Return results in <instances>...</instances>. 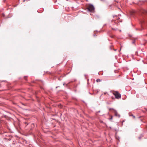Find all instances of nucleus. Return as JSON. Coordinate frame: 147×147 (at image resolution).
I'll return each mask as SVG.
<instances>
[{
    "instance_id": "obj_9",
    "label": "nucleus",
    "mask_w": 147,
    "mask_h": 147,
    "mask_svg": "<svg viewBox=\"0 0 147 147\" xmlns=\"http://www.w3.org/2000/svg\"><path fill=\"white\" fill-rule=\"evenodd\" d=\"M132 116H133V117L134 118H135V116H133V115H132Z\"/></svg>"
},
{
    "instance_id": "obj_6",
    "label": "nucleus",
    "mask_w": 147,
    "mask_h": 147,
    "mask_svg": "<svg viewBox=\"0 0 147 147\" xmlns=\"http://www.w3.org/2000/svg\"><path fill=\"white\" fill-rule=\"evenodd\" d=\"M96 81L97 82H100V79H97Z\"/></svg>"
},
{
    "instance_id": "obj_1",
    "label": "nucleus",
    "mask_w": 147,
    "mask_h": 147,
    "mask_svg": "<svg viewBox=\"0 0 147 147\" xmlns=\"http://www.w3.org/2000/svg\"><path fill=\"white\" fill-rule=\"evenodd\" d=\"M113 94L114 95L116 98L119 99L121 98V95L118 92L114 91L113 92Z\"/></svg>"
},
{
    "instance_id": "obj_2",
    "label": "nucleus",
    "mask_w": 147,
    "mask_h": 147,
    "mask_svg": "<svg viewBox=\"0 0 147 147\" xmlns=\"http://www.w3.org/2000/svg\"><path fill=\"white\" fill-rule=\"evenodd\" d=\"M88 10L90 12H93L94 9V6L92 5H89L87 7Z\"/></svg>"
},
{
    "instance_id": "obj_8",
    "label": "nucleus",
    "mask_w": 147,
    "mask_h": 147,
    "mask_svg": "<svg viewBox=\"0 0 147 147\" xmlns=\"http://www.w3.org/2000/svg\"><path fill=\"white\" fill-rule=\"evenodd\" d=\"M140 22L141 23H142L143 22H144V21L143 20H141L140 21Z\"/></svg>"
},
{
    "instance_id": "obj_3",
    "label": "nucleus",
    "mask_w": 147,
    "mask_h": 147,
    "mask_svg": "<svg viewBox=\"0 0 147 147\" xmlns=\"http://www.w3.org/2000/svg\"><path fill=\"white\" fill-rule=\"evenodd\" d=\"M109 110L114 113L115 115L116 116L119 117L120 115L117 113V111L113 109H109Z\"/></svg>"
},
{
    "instance_id": "obj_4",
    "label": "nucleus",
    "mask_w": 147,
    "mask_h": 147,
    "mask_svg": "<svg viewBox=\"0 0 147 147\" xmlns=\"http://www.w3.org/2000/svg\"><path fill=\"white\" fill-rule=\"evenodd\" d=\"M140 12L141 13L143 14L147 13V11L143 9H142L140 10Z\"/></svg>"
},
{
    "instance_id": "obj_7",
    "label": "nucleus",
    "mask_w": 147,
    "mask_h": 147,
    "mask_svg": "<svg viewBox=\"0 0 147 147\" xmlns=\"http://www.w3.org/2000/svg\"><path fill=\"white\" fill-rule=\"evenodd\" d=\"M113 119V116H111V117L110 118H109V120H112Z\"/></svg>"
},
{
    "instance_id": "obj_5",
    "label": "nucleus",
    "mask_w": 147,
    "mask_h": 147,
    "mask_svg": "<svg viewBox=\"0 0 147 147\" xmlns=\"http://www.w3.org/2000/svg\"><path fill=\"white\" fill-rule=\"evenodd\" d=\"M135 13V11H131V15H133V14L134 13Z\"/></svg>"
}]
</instances>
